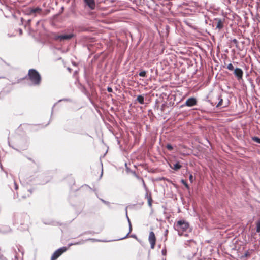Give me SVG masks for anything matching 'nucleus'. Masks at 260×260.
Listing matches in <instances>:
<instances>
[{
	"mask_svg": "<svg viewBox=\"0 0 260 260\" xmlns=\"http://www.w3.org/2000/svg\"><path fill=\"white\" fill-rule=\"evenodd\" d=\"M29 79L34 85H39L41 82V77L39 73L35 69H29L28 73Z\"/></svg>",
	"mask_w": 260,
	"mask_h": 260,
	"instance_id": "f257e3e1",
	"label": "nucleus"
},
{
	"mask_svg": "<svg viewBox=\"0 0 260 260\" xmlns=\"http://www.w3.org/2000/svg\"><path fill=\"white\" fill-rule=\"evenodd\" d=\"M245 256H249V255H250V253H249V252H248V251H247V252H246L245 253Z\"/></svg>",
	"mask_w": 260,
	"mask_h": 260,
	"instance_id": "5701e85b",
	"label": "nucleus"
},
{
	"mask_svg": "<svg viewBox=\"0 0 260 260\" xmlns=\"http://www.w3.org/2000/svg\"><path fill=\"white\" fill-rule=\"evenodd\" d=\"M137 100L141 104H143L144 103V98L142 95H138Z\"/></svg>",
	"mask_w": 260,
	"mask_h": 260,
	"instance_id": "ddd939ff",
	"label": "nucleus"
},
{
	"mask_svg": "<svg viewBox=\"0 0 260 260\" xmlns=\"http://www.w3.org/2000/svg\"><path fill=\"white\" fill-rule=\"evenodd\" d=\"M131 229H131V224H130V231H131ZM129 232H131V231H129ZM129 233L130 232H128V233H127V234L125 237H126L128 236V235L129 234Z\"/></svg>",
	"mask_w": 260,
	"mask_h": 260,
	"instance_id": "a878e982",
	"label": "nucleus"
},
{
	"mask_svg": "<svg viewBox=\"0 0 260 260\" xmlns=\"http://www.w3.org/2000/svg\"><path fill=\"white\" fill-rule=\"evenodd\" d=\"M142 181H143V183L144 185H145V182H144V180H143V179H142Z\"/></svg>",
	"mask_w": 260,
	"mask_h": 260,
	"instance_id": "c85d7f7f",
	"label": "nucleus"
},
{
	"mask_svg": "<svg viewBox=\"0 0 260 260\" xmlns=\"http://www.w3.org/2000/svg\"><path fill=\"white\" fill-rule=\"evenodd\" d=\"M234 75L237 77L238 79H242L243 75V71L240 68H236L234 70Z\"/></svg>",
	"mask_w": 260,
	"mask_h": 260,
	"instance_id": "1a4fd4ad",
	"label": "nucleus"
},
{
	"mask_svg": "<svg viewBox=\"0 0 260 260\" xmlns=\"http://www.w3.org/2000/svg\"><path fill=\"white\" fill-rule=\"evenodd\" d=\"M139 75L141 77H144L146 75V72L145 71H142L139 73Z\"/></svg>",
	"mask_w": 260,
	"mask_h": 260,
	"instance_id": "dca6fc26",
	"label": "nucleus"
},
{
	"mask_svg": "<svg viewBox=\"0 0 260 260\" xmlns=\"http://www.w3.org/2000/svg\"><path fill=\"white\" fill-rule=\"evenodd\" d=\"M79 243H75V244H69V246H71V245H75V244H78Z\"/></svg>",
	"mask_w": 260,
	"mask_h": 260,
	"instance_id": "bb28decb",
	"label": "nucleus"
},
{
	"mask_svg": "<svg viewBox=\"0 0 260 260\" xmlns=\"http://www.w3.org/2000/svg\"><path fill=\"white\" fill-rule=\"evenodd\" d=\"M166 148H167V149H168L169 150H173V148L172 147V146L170 144H168L167 145H166Z\"/></svg>",
	"mask_w": 260,
	"mask_h": 260,
	"instance_id": "6ab92c4d",
	"label": "nucleus"
},
{
	"mask_svg": "<svg viewBox=\"0 0 260 260\" xmlns=\"http://www.w3.org/2000/svg\"><path fill=\"white\" fill-rule=\"evenodd\" d=\"M256 232H260V221H258L256 223Z\"/></svg>",
	"mask_w": 260,
	"mask_h": 260,
	"instance_id": "a211bd4d",
	"label": "nucleus"
},
{
	"mask_svg": "<svg viewBox=\"0 0 260 260\" xmlns=\"http://www.w3.org/2000/svg\"><path fill=\"white\" fill-rule=\"evenodd\" d=\"M84 7L88 8L90 10H94L96 7L95 0H83Z\"/></svg>",
	"mask_w": 260,
	"mask_h": 260,
	"instance_id": "20e7f679",
	"label": "nucleus"
},
{
	"mask_svg": "<svg viewBox=\"0 0 260 260\" xmlns=\"http://www.w3.org/2000/svg\"><path fill=\"white\" fill-rule=\"evenodd\" d=\"M181 182L185 186L186 189H189V187L185 180L182 179Z\"/></svg>",
	"mask_w": 260,
	"mask_h": 260,
	"instance_id": "4468645a",
	"label": "nucleus"
},
{
	"mask_svg": "<svg viewBox=\"0 0 260 260\" xmlns=\"http://www.w3.org/2000/svg\"><path fill=\"white\" fill-rule=\"evenodd\" d=\"M197 101L194 98H190L185 102V105L188 107H192L197 105Z\"/></svg>",
	"mask_w": 260,
	"mask_h": 260,
	"instance_id": "6e6552de",
	"label": "nucleus"
},
{
	"mask_svg": "<svg viewBox=\"0 0 260 260\" xmlns=\"http://www.w3.org/2000/svg\"><path fill=\"white\" fill-rule=\"evenodd\" d=\"M222 103H223V100L222 99H220L219 103H218V104L217 105V107L221 106L222 105Z\"/></svg>",
	"mask_w": 260,
	"mask_h": 260,
	"instance_id": "aec40b11",
	"label": "nucleus"
},
{
	"mask_svg": "<svg viewBox=\"0 0 260 260\" xmlns=\"http://www.w3.org/2000/svg\"><path fill=\"white\" fill-rule=\"evenodd\" d=\"M42 9L39 7L36 8H30L28 10V15H34V16H36V14H41Z\"/></svg>",
	"mask_w": 260,
	"mask_h": 260,
	"instance_id": "423d86ee",
	"label": "nucleus"
},
{
	"mask_svg": "<svg viewBox=\"0 0 260 260\" xmlns=\"http://www.w3.org/2000/svg\"><path fill=\"white\" fill-rule=\"evenodd\" d=\"M19 32H20V35H22V29H20V30H19Z\"/></svg>",
	"mask_w": 260,
	"mask_h": 260,
	"instance_id": "cd10ccee",
	"label": "nucleus"
},
{
	"mask_svg": "<svg viewBox=\"0 0 260 260\" xmlns=\"http://www.w3.org/2000/svg\"><path fill=\"white\" fill-rule=\"evenodd\" d=\"M233 42L234 43H235V44L238 43V41H237L236 39H234V40H233Z\"/></svg>",
	"mask_w": 260,
	"mask_h": 260,
	"instance_id": "b1692460",
	"label": "nucleus"
},
{
	"mask_svg": "<svg viewBox=\"0 0 260 260\" xmlns=\"http://www.w3.org/2000/svg\"><path fill=\"white\" fill-rule=\"evenodd\" d=\"M170 167L174 169V170L175 171H177L178 170H179L180 169H181V168L182 167V166L179 164V162L176 163L175 164H174L173 165V166H172L170 165Z\"/></svg>",
	"mask_w": 260,
	"mask_h": 260,
	"instance_id": "9b49d317",
	"label": "nucleus"
},
{
	"mask_svg": "<svg viewBox=\"0 0 260 260\" xmlns=\"http://www.w3.org/2000/svg\"><path fill=\"white\" fill-rule=\"evenodd\" d=\"M185 244L187 246H196V242L194 240H191L187 241L185 243Z\"/></svg>",
	"mask_w": 260,
	"mask_h": 260,
	"instance_id": "f8f14e48",
	"label": "nucleus"
},
{
	"mask_svg": "<svg viewBox=\"0 0 260 260\" xmlns=\"http://www.w3.org/2000/svg\"><path fill=\"white\" fill-rule=\"evenodd\" d=\"M253 141L260 144V138L257 137H253L252 138Z\"/></svg>",
	"mask_w": 260,
	"mask_h": 260,
	"instance_id": "2eb2a0df",
	"label": "nucleus"
},
{
	"mask_svg": "<svg viewBox=\"0 0 260 260\" xmlns=\"http://www.w3.org/2000/svg\"><path fill=\"white\" fill-rule=\"evenodd\" d=\"M189 179L191 182H192L193 181V177L192 174H190L189 177Z\"/></svg>",
	"mask_w": 260,
	"mask_h": 260,
	"instance_id": "412c9836",
	"label": "nucleus"
},
{
	"mask_svg": "<svg viewBox=\"0 0 260 260\" xmlns=\"http://www.w3.org/2000/svg\"><path fill=\"white\" fill-rule=\"evenodd\" d=\"M189 228V223L184 220H179L175 224V229L178 232L180 235H182L183 232L187 231Z\"/></svg>",
	"mask_w": 260,
	"mask_h": 260,
	"instance_id": "f03ea898",
	"label": "nucleus"
},
{
	"mask_svg": "<svg viewBox=\"0 0 260 260\" xmlns=\"http://www.w3.org/2000/svg\"><path fill=\"white\" fill-rule=\"evenodd\" d=\"M107 91L109 92H112L113 91V89H112L111 87H108L107 88Z\"/></svg>",
	"mask_w": 260,
	"mask_h": 260,
	"instance_id": "4be33fe9",
	"label": "nucleus"
},
{
	"mask_svg": "<svg viewBox=\"0 0 260 260\" xmlns=\"http://www.w3.org/2000/svg\"><path fill=\"white\" fill-rule=\"evenodd\" d=\"M227 69L230 71H233L234 69V66H233V64L232 63H229L228 65Z\"/></svg>",
	"mask_w": 260,
	"mask_h": 260,
	"instance_id": "f3484780",
	"label": "nucleus"
},
{
	"mask_svg": "<svg viewBox=\"0 0 260 260\" xmlns=\"http://www.w3.org/2000/svg\"><path fill=\"white\" fill-rule=\"evenodd\" d=\"M74 36L73 34H70L68 35H61L58 36L56 38L57 39L60 41H63L66 40H70Z\"/></svg>",
	"mask_w": 260,
	"mask_h": 260,
	"instance_id": "0eeeda50",
	"label": "nucleus"
},
{
	"mask_svg": "<svg viewBox=\"0 0 260 260\" xmlns=\"http://www.w3.org/2000/svg\"><path fill=\"white\" fill-rule=\"evenodd\" d=\"M67 250V248L66 247H61L57 250H56L51 256V260H56L63 253H64Z\"/></svg>",
	"mask_w": 260,
	"mask_h": 260,
	"instance_id": "7ed1b4c3",
	"label": "nucleus"
},
{
	"mask_svg": "<svg viewBox=\"0 0 260 260\" xmlns=\"http://www.w3.org/2000/svg\"><path fill=\"white\" fill-rule=\"evenodd\" d=\"M148 240L151 244V248L153 249L156 244V237L153 232H150Z\"/></svg>",
	"mask_w": 260,
	"mask_h": 260,
	"instance_id": "39448f33",
	"label": "nucleus"
},
{
	"mask_svg": "<svg viewBox=\"0 0 260 260\" xmlns=\"http://www.w3.org/2000/svg\"><path fill=\"white\" fill-rule=\"evenodd\" d=\"M151 198H150V199H149V205H150V206H151Z\"/></svg>",
	"mask_w": 260,
	"mask_h": 260,
	"instance_id": "393cba45",
	"label": "nucleus"
},
{
	"mask_svg": "<svg viewBox=\"0 0 260 260\" xmlns=\"http://www.w3.org/2000/svg\"><path fill=\"white\" fill-rule=\"evenodd\" d=\"M215 20L217 21L216 28L219 30L222 29L224 26V21L220 19H216Z\"/></svg>",
	"mask_w": 260,
	"mask_h": 260,
	"instance_id": "9d476101",
	"label": "nucleus"
}]
</instances>
